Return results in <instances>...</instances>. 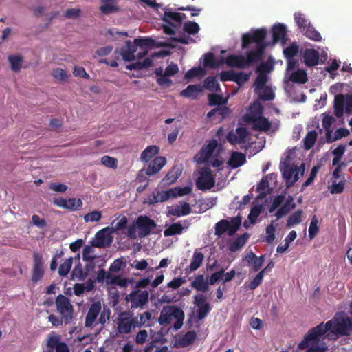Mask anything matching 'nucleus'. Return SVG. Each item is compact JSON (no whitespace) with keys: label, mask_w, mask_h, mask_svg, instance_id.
<instances>
[{"label":"nucleus","mask_w":352,"mask_h":352,"mask_svg":"<svg viewBox=\"0 0 352 352\" xmlns=\"http://www.w3.org/2000/svg\"><path fill=\"white\" fill-rule=\"evenodd\" d=\"M294 19L298 27L302 30H305L308 24L310 23L303 14L300 13H295Z\"/></svg>","instance_id":"nucleus-52"},{"label":"nucleus","mask_w":352,"mask_h":352,"mask_svg":"<svg viewBox=\"0 0 352 352\" xmlns=\"http://www.w3.org/2000/svg\"><path fill=\"white\" fill-rule=\"evenodd\" d=\"M201 91L202 88L200 85H189L181 91L180 96L185 98L197 99L198 94Z\"/></svg>","instance_id":"nucleus-26"},{"label":"nucleus","mask_w":352,"mask_h":352,"mask_svg":"<svg viewBox=\"0 0 352 352\" xmlns=\"http://www.w3.org/2000/svg\"><path fill=\"white\" fill-rule=\"evenodd\" d=\"M52 75L54 78L60 81H65L68 78V75L65 70L61 68H56L53 69Z\"/></svg>","instance_id":"nucleus-64"},{"label":"nucleus","mask_w":352,"mask_h":352,"mask_svg":"<svg viewBox=\"0 0 352 352\" xmlns=\"http://www.w3.org/2000/svg\"><path fill=\"white\" fill-rule=\"evenodd\" d=\"M250 235L248 233H244L241 236L236 238V239L229 246V250L234 252L240 250L242 247H243L247 243Z\"/></svg>","instance_id":"nucleus-30"},{"label":"nucleus","mask_w":352,"mask_h":352,"mask_svg":"<svg viewBox=\"0 0 352 352\" xmlns=\"http://www.w3.org/2000/svg\"><path fill=\"white\" fill-rule=\"evenodd\" d=\"M249 120L252 123V129L256 131H267L271 127L270 120L262 116L252 115Z\"/></svg>","instance_id":"nucleus-15"},{"label":"nucleus","mask_w":352,"mask_h":352,"mask_svg":"<svg viewBox=\"0 0 352 352\" xmlns=\"http://www.w3.org/2000/svg\"><path fill=\"white\" fill-rule=\"evenodd\" d=\"M112 233L109 226L99 230L96 234V241L93 243V245L97 248H104L109 245L112 242L111 236Z\"/></svg>","instance_id":"nucleus-14"},{"label":"nucleus","mask_w":352,"mask_h":352,"mask_svg":"<svg viewBox=\"0 0 352 352\" xmlns=\"http://www.w3.org/2000/svg\"><path fill=\"white\" fill-rule=\"evenodd\" d=\"M149 293L147 290L135 289L126 295L125 300L130 302L131 309H142L148 302Z\"/></svg>","instance_id":"nucleus-8"},{"label":"nucleus","mask_w":352,"mask_h":352,"mask_svg":"<svg viewBox=\"0 0 352 352\" xmlns=\"http://www.w3.org/2000/svg\"><path fill=\"white\" fill-rule=\"evenodd\" d=\"M33 262L34 263L32 274V281L34 283H36L43 278L44 274L42 256L38 253H34Z\"/></svg>","instance_id":"nucleus-13"},{"label":"nucleus","mask_w":352,"mask_h":352,"mask_svg":"<svg viewBox=\"0 0 352 352\" xmlns=\"http://www.w3.org/2000/svg\"><path fill=\"white\" fill-rule=\"evenodd\" d=\"M204 70L201 67H192L190 69L186 74L185 78L187 79L193 78L199 76H203Z\"/></svg>","instance_id":"nucleus-60"},{"label":"nucleus","mask_w":352,"mask_h":352,"mask_svg":"<svg viewBox=\"0 0 352 352\" xmlns=\"http://www.w3.org/2000/svg\"><path fill=\"white\" fill-rule=\"evenodd\" d=\"M136 317H138V324L137 328H140L142 327H148L150 326L149 322L151 318V313L149 311H145L142 314H139Z\"/></svg>","instance_id":"nucleus-43"},{"label":"nucleus","mask_w":352,"mask_h":352,"mask_svg":"<svg viewBox=\"0 0 352 352\" xmlns=\"http://www.w3.org/2000/svg\"><path fill=\"white\" fill-rule=\"evenodd\" d=\"M203 87L209 91H219L220 85L214 76H208L204 81Z\"/></svg>","instance_id":"nucleus-38"},{"label":"nucleus","mask_w":352,"mask_h":352,"mask_svg":"<svg viewBox=\"0 0 352 352\" xmlns=\"http://www.w3.org/2000/svg\"><path fill=\"white\" fill-rule=\"evenodd\" d=\"M231 113L230 108L226 106H218L217 107L212 109L207 113V117L211 118L215 115H218L221 120H223L228 117Z\"/></svg>","instance_id":"nucleus-29"},{"label":"nucleus","mask_w":352,"mask_h":352,"mask_svg":"<svg viewBox=\"0 0 352 352\" xmlns=\"http://www.w3.org/2000/svg\"><path fill=\"white\" fill-rule=\"evenodd\" d=\"M104 280H106L107 283H115L116 278L112 276L110 272H107L104 270L101 269L98 271L95 281L103 283Z\"/></svg>","instance_id":"nucleus-41"},{"label":"nucleus","mask_w":352,"mask_h":352,"mask_svg":"<svg viewBox=\"0 0 352 352\" xmlns=\"http://www.w3.org/2000/svg\"><path fill=\"white\" fill-rule=\"evenodd\" d=\"M318 134L315 130L307 133V135L303 140L304 147L306 150H309L314 146L316 141Z\"/></svg>","instance_id":"nucleus-40"},{"label":"nucleus","mask_w":352,"mask_h":352,"mask_svg":"<svg viewBox=\"0 0 352 352\" xmlns=\"http://www.w3.org/2000/svg\"><path fill=\"white\" fill-rule=\"evenodd\" d=\"M264 274L263 271H260L258 274L253 278V280L248 285V288L251 290L255 289L256 287H258L261 283H262V280L263 279Z\"/></svg>","instance_id":"nucleus-63"},{"label":"nucleus","mask_w":352,"mask_h":352,"mask_svg":"<svg viewBox=\"0 0 352 352\" xmlns=\"http://www.w3.org/2000/svg\"><path fill=\"white\" fill-rule=\"evenodd\" d=\"M166 164L165 157H156L151 163H149L146 168V174L151 176L157 173Z\"/></svg>","instance_id":"nucleus-17"},{"label":"nucleus","mask_w":352,"mask_h":352,"mask_svg":"<svg viewBox=\"0 0 352 352\" xmlns=\"http://www.w3.org/2000/svg\"><path fill=\"white\" fill-rule=\"evenodd\" d=\"M285 195L284 194L278 195L276 196L272 201V205L269 208V212L272 213L277 208H278L285 201Z\"/></svg>","instance_id":"nucleus-56"},{"label":"nucleus","mask_w":352,"mask_h":352,"mask_svg":"<svg viewBox=\"0 0 352 352\" xmlns=\"http://www.w3.org/2000/svg\"><path fill=\"white\" fill-rule=\"evenodd\" d=\"M296 207L294 203V199L291 195H289L285 204L277 210L275 215L277 219H280L288 214L291 210Z\"/></svg>","instance_id":"nucleus-25"},{"label":"nucleus","mask_w":352,"mask_h":352,"mask_svg":"<svg viewBox=\"0 0 352 352\" xmlns=\"http://www.w3.org/2000/svg\"><path fill=\"white\" fill-rule=\"evenodd\" d=\"M199 177L196 181V186L199 190L205 191L214 187L215 179L209 167L201 168L199 171Z\"/></svg>","instance_id":"nucleus-9"},{"label":"nucleus","mask_w":352,"mask_h":352,"mask_svg":"<svg viewBox=\"0 0 352 352\" xmlns=\"http://www.w3.org/2000/svg\"><path fill=\"white\" fill-rule=\"evenodd\" d=\"M153 59L151 57H148L145 58L143 61H137L134 63L135 64V70H142L144 69H146L152 66L153 65Z\"/></svg>","instance_id":"nucleus-62"},{"label":"nucleus","mask_w":352,"mask_h":352,"mask_svg":"<svg viewBox=\"0 0 352 352\" xmlns=\"http://www.w3.org/2000/svg\"><path fill=\"white\" fill-rule=\"evenodd\" d=\"M157 341L152 340L144 349V352H168V347L166 346H157Z\"/></svg>","instance_id":"nucleus-49"},{"label":"nucleus","mask_w":352,"mask_h":352,"mask_svg":"<svg viewBox=\"0 0 352 352\" xmlns=\"http://www.w3.org/2000/svg\"><path fill=\"white\" fill-rule=\"evenodd\" d=\"M8 59L12 71L18 72L21 70L23 63L22 56L19 55H10Z\"/></svg>","instance_id":"nucleus-35"},{"label":"nucleus","mask_w":352,"mask_h":352,"mask_svg":"<svg viewBox=\"0 0 352 352\" xmlns=\"http://www.w3.org/2000/svg\"><path fill=\"white\" fill-rule=\"evenodd\" d=\"M192 209L188 202H183L181 205H175L169 207L168 215L181 217L188 215L191 213Z\"/></svg>","instance_id":"nucleus-18"},{"label":"nucleus","mask_w":352,"mask_h":352,"mask_svg":"<svg viewBox=\"0 0 352 352\" xmlns=\"http://www.w3.org/2000/svg\"><path fill=\"white\" fill-rule=\"evenodd\" d=\"M185 18V14L166 10L164 12L163 20L173 26H180Z\"/></svg>","instance_id":"nucleus-19"},{"label":"nucleus","mask_w":352,"mask_h":352,"mask_svg":"<svg viewBox=\"0 0 352 352\" xmlns=\"http://www.w3.org/2000/svg\"><path fill=\"white\" fill-rule=\"evenodd\" d=\"M138 317H132L130 311L122 312L118 320V331L120 333L127 334L132 329L137 328Z\"/></svg>","instance_id":"nucleus-7"},{"label":"nucleus","mask_w":352,"mask_h":352,"mask_svg":"<svg viewBox=\"0 0 352 352\" xmlns=\"http://www.w3.org/2000/svg\"><path fill=\"white\" fill-rule=\"evenodd\" d=\"M265 230L267 236L263 241L267 242V243H272L275 239L276 231V228L273 224V221L269 226H267Z\"/></svg>","instance_id":"nucleus-53"},{"label":"nucleus","mask_w":352,"mask_h":352,"mask_svg":"<svg viewBox=\"0 0 352 352\" xmlns=\"http://www.w3.org/2000/svg\"><path fill=\"white\" fill-rule=\"evenodd\" d=\"M208 281H206L202 274L198 275L192 282L191 285L193 288L200 292H206L208 289Z\"/></svg>","instance_id":"nucleus-31"},{"label":"nucleus","mask_w":352,"mask_h":352,"mask_svg":"<svg viewBox=\"0 0 352 352\" xmlns=\"http://www.w3.org/2000/svg\"><path fill=\"white\" fill-rule=\"evenodd\" d=\"M208 104L210 106H220L228 102V99L224 98L222 96L216 94H210L208 96Z\"/></svg>","instance_id":"nucleus-39"},{"label":"nucleus","mask_w":352,"mask_h":352,"mask_svg":"<svg viewBox=\"0 0 352 352\" xmlns=\"http://www.w3.org/2000/svg\"><path fill=\"white\" fill-rule=\"evenodd\" d=\"M246 162V156L245 154L233 151L228 162V165L232 168H236L243 165Z\"/></svg>","instance_id":"nucleus-22"},{"label":"nucleus","mask_w":352,"mask_h":352,"mask_svg":"<svg viewBox=\"0 0 352 352\" xmlns=\"http://www.w3.org/2000/svg\"><path fill=\"white\" fill-rule=\"evenodd\" d=\"M352 330V320L344 311L338 312L333 318L311 329L305 337L304 340L300 343L302 348L309 340H317L327 332L329 331L328 336L332 338H337L340 336H348Z\"/></svg>","instance_id":"nucleus-2"},{"label":"nucleus","mask_w":352,"mask_h":352,"mask_svg":"<svg viewBox=\"0 0 352 352\" xmlns=\"http://www.w3.org/2000/svg\"><path fill=\"white\" fill-rule=\"evenodd\" d=\"M251 74V72L248 74L244 73L243 72L239 73L235 72L234 82H235L239 85H242L244 82H247L250 79Z\"/></svg>","instance_id":"nucleus-55"},{"label":"nucleus","mask_w":352,"mask_h":352,"mask_svg":"<svg viewBox=\"0 0 352 352\" xmlns=\"http://www.w3.org/2000/svg\"><path fill=\"white\" fill-rule=\"evenodd\" d=\"M182 174V170L175 167L170 170L164 179L162 180V183L164 185H170L175 183L177 179Z\"/></svg>","instance_id":"nucleus-28"},{"label":"nucleus","mask_w":352,"mask_h":352,"mask_svg":"<svg viewBox=\"0 0 352 352\" xmlns=\"http://www.w3.org/2000/svg\"><path fill=\"white\" fill-rule=\"evenodd\" d=\"M273 43L275 44L279 41L285 43L286 41L287 29L286 26L282 23L274 25L272 29Z\"/></svg>","instance_id":"nucleus-21"},{"label":"nucleus","mask_w":352,"mask_h":352,"mask_svg":"<svg viewBox=\"0 0 352 352\" xmlns=\"http://www.w3.org/2000/svg\"><path fill=\"white\" fill-rule=\"evenodd\" d=\"M334 113L335 116L340 118L343 116L344 111L351 113L352 111V95L339 94L334 98Z\"/></svg>","instance_id":"nucleus-6"},{"label":"nucleus","mask_w":352,"mask_h":352,"mask_svg":"<svg viewBox=\"0 0 352 352\" xmlns=\"http://www.w3.org/2000/svg\"><path fill=\"white\" fill-rule=\"evenodd\" d=\"M349 134V131L348 129L344 128H340L335 131L334 137L332 138L331 135V131H329L328 132H327V141L329 143H331L339 139L347 136Z\"/></svg>","instance_id":"nucleus-33"},{"label":"nucleus","mask_w":352,"mask_h":352,"mask_svg":"<svg viewBox=\"0 0 352 352\" xmlns=\"http://www.w3.org/2000/svg\"><path fill=\"white\" fill-rule=\"evenodd\" d=\"M134 44L141 48L152 47L155 45V41L151 38H138L134 40Z\"/></svg>","instance_id":"nucleus-46"},{"label":"nucleus","mask_w":352,"mask_h":352,"mask_svg":"<svg viewBox=\"0 0 352 352\" xmlns=\"http://www.w3.org/2000/svg\"><path fill=\"white\" fill-rule=\"evenodd\" d=\"M102 218V213L100 211L94 210L84 216L85 222H98Z\"/></svg>","instance_id":"nucleus-57"},{"label":"nucleus","mask_w":352,"mask_h":352,"mask_svg":"<svg viewBox=\"0 0 352 352\" xmlns=\"http://www.w3.org/2000/svg\"><path fill=\"white\" fill-rule=\"evenodd\" d=\"M267 34L265 28L256 29L252 32L244 34L242 37V48H250L252 43H255V48L246 52L245 56L228 55L225 59L226 64L231 68L246 69L261 61L267 46L265 42Z\"/></svg>","instance_id":"nucleus-1"},{"label":"nucleus","mask_w":352,"mask_h":352,"mask_svg":"<svg viewBox=\"0 0 352 352\" xmlns=\"http://www.w3.org/2000/svg\"><path fill=\"white\" fill-rule=\"evenodd\" d=\"M183 230L184 228L181 223H173L164 231V236L168 237L177 234H180L182 233Z\"/></svg>","instance_id":"nucleus-36"},{"label":"nucleus","mask_w":352,"mask_h":352,"mask_svg":"<svg viewBox=\"0 0 352 352\" xmlns=\"http://www.w3.org/2000/svg\"><path fill=\"white\" fill-rule=\"evenodd\" d=\"M298 49H299L298 45L296 43H292L289 46H288L285 49H284L283 53H284L285 57L286 58H294L298 54Z\"/></svg>","instance_id":"nucleus-50"},{"label":"nucleus","mask_w":352,"mask_h":352,"mask_svg":"<svg viewBox=\"0 0 352 352\" xmlns=\"http://www.w3.org/2000/svg\"><path fill=\"white\" fill-rule=\"evenodd\" d=\"M128 223V219L125 216H122L118 222H117L115 226L110 227L111 232H116L118 230H123L126 228V225Z\"/></svg>","instance_id":"nucleus-61"},{"label":"nucleus","mask_w":352,"mask_h":352,"mask_svg":"<svg viewBox=\"0 0 352 352\" xmlns=\"http://www.w3.org/2000/svg\"><path fill=\"white\" fill-rule=\"evenodd\" d=\"M160 152V147L155 145L147 146L141 153L140 160L144 162H148L155 155Z\"/></svg>","instance_id":"nucleus-27"},{"label":"nucleus","mask_w":352,"mask_h":352,"mask_svg":"<svg viewBox=\"0 0 352 352\" xmlns=\"http://www.w3.org/2000/svg\"><path fill=\"white\" fill-rule=\"evenodd\" d=\"M290 159H287L284 162H280V170L283 177L286 182L287 188L292 186L299 179L300 175H302L305 171V165L301 164L300 167L298 168L297 165L290 164Z\"/></svg>","instance_id":"nucleus-3"},{"label":"nucleus","mask_w":352,"mask_h":352,"mask_svg":"<svg viewBox=\"0 0 352 352\" xmlns=\"http://www.w3.org/2000/svg\"><path fill=\"white\" fill-rule=\"evenodd\" d=\"M302 210H298L291 214L287 219V227L291 228L296 224H298L302 221Z\"/></svg>","instance_id":"nucleus-44"},{"label":"nucleus","mask_w":352,"mask_h":352,"mask_svg":"<svg viewBox=\"0 0 352 352\" xmlns=\"http://www.w3.org/2000/svg\"><path fill=\"white\" fill-rule=\"evenodd\" d=\"M73 263V258L70 257L66 259L63 263L60 264L58 269V274L60 276L65 277L69 272Z\"/></svg>","instance_id":"nucleus-45"},{"label":"nucleus","mask_w":352,"mask_h":352,"mask_svg":"<svg viewBox=\"0 0 352 352\" xmlns=\"http://www.w3.org/2000/svg\"><path fill=\"white\" fill-rule=\"evenodd\" d=\"M136 226L140 238L150 235L151 231L157 227L154 220L147 216H140L136 219Z\"/></svg>","instance_id":"nucleus-10"},{"label":"nucleus","mask_w":352,"mask_h":352,"mask_svg":"<svg viewBox=\"0 0 352 352\" xmlns=\"http://www.w3.org/2000/svg\"><path fill=\"white\" fill-rule=\"evenodd\" d=\"M304 32V34L308 38L313 40L314 41H321L322 36L319 32H318L315 28L309 23L307 27L305 28V30H302Z\"/></svg>","instance_id":"nucleus-34"},{"label":"nucleus","mask_w":352,"mask_h":352,"mask_svg":"<svg viewBox=\"0 0 352 352\" xmlns=\"http://www.w3.org/2000/svg\"><path fill=\"white\" fill-rule=\"evenodd\" d=\"M58 313L64 319L65 324L72 322L74 316V307L69 299L63 294H59L55 300Z\"/></svg>","instance_id":"nucleus-5"},{"label":"nucleus","mask_w":352,"mask_h":352,"mask_svg":"<svg viewBox=\"0 0 352 352\" xmlns=\"http://www.w3.org/2000/svg\"><path fill=\"white\" fill-rule=\"evenodd\" d=\"M320 338V337H318L317 340L307 341L302 348L300 346V344L298 345V347L301 349L308 348L306 352H325L327 350V346L324 343L320 345L318 344Z\"/></svg>","instance_id":"nucleus-23"},{"label":"nucleus","mask_w":352,"mask_h":352,"mask_svg":"<svg viewBox=\"0 0 352 352\" xmlns=\"http://www.w3.org/2000/svg\"><path fill=\"white\" fill-rule=\"evenodd\" d=\"M302 58L307 66H316L319 62V52L315 49H306L302 54Z\"/></svg>","instance_id":"nucleus-20"},{"label":"nucleus","mask_w":352,"mask_h":352,"mask_svg":"<svg viewBox=\"0 0 352 352\" xmlns=\"http://www.w3.org/2000/svg\"><path fill=\"white\" fill-rule=\"evenodd\" d=\"M204 259V254L198 251V250H195L190 264L189 267L186 269V272H192L197 270L202 264Z\"/></svg>","instance_id":"nucleus-24"},{"label":"nucleus","mask_w":352,"mask_h":352,"mask_svg":"<svg viewBox=\"0 0 352 352\" xmlns=\"http://www.w3.org/2000/svg\"><path fill=\"white\" fill-rule=\"evenodd\" d=\"M111 317V310L107 307H104L103 309H101V312L100 313V317L98 319V323H100L102 325L105 324L107 320L110 319Z\"/></svg>","instance_id":"nucleus-58"},{"label":"nucleus","mask_w":352,"mask_h":352,"mask_svg":"<svg viewBox=\"0 0 352 352\" xmlns=\"http://www.w3.org/2000/svg\"><path fill=\"white\" fill-rule=\"evenodd\" d=\"M101 163L106 167L111 168H116L118 161L116 158L105 155L101 158Z\"/></svg>","instance_id":"nucleus-59"},{"label":"nucleus","mask_w":352,"mask_h":352,"mask_svg":"<svg viewBox=\"0 0 352 352\" xmlns=\"http://www.w3.org/2000/svg\"><path fill=\"white\" fill-rule=\"evenodd\" d=\"M102 303L98 300L92 302L89 307L88 311L85 316V327L91 328L99 323H98V318L100 317L101 312Z\"/></svg>","instance_id":"nucleus-11"},{"label":"nucleus","mask_w":352,"mask_h":352,"mask_svg":"<svg viewBox=\"0 0 352 352\" xmlns=\"http://www.w3.org/2000/svg\"><path fill=\"white\" fill-rule=\"evenodd\" d=\"M126 261L124 258H119L113 262L109 267L110 272H118L126 266Z\"/></svg>","instance_id":"nucleus-47"},{"label":"nucleus","mask_w":352,"mask_h":352,"mask_svg":"<svg viewBox=\"0 0 352 352\" xmlns=\"http://www.w3.org/2000/svg\"><path fill=\"white\" fill-rule=\"evenodd\" d=\"M196 337L197 334L194 331H189L179 339V345L182 347L188 346L193 343Z\"/></svg>","instance_id":"nucleus-37"},{"label":"nucleus","mask_w":352,"mask_h":352,"mask_svg":"<svg viewBox=\"0 0 352 352\" xmlns=\"http://www.w3.org/2000/svg\"><path fill=\"white\" fill-rule=\"evenodd\" d=\"M289 80L295 83L305 84L307 80V74L305 70L298 69L291 74Z\"/></svg>","instance_id":"nucleus-32"},{"label":"nucleus","mask_w":352,"mask_h":352,"mask_svg":"<svg viewBox=\"0 0 352 352\" xmlns=\"http://www.w3.org/2000/svg\"><path fill=\"white\" fill-rule=\"evenodd\" d=\"M183 29L188 34L195 35L198 33L200 28L197 23L188 21L184 23Z\"/></svg>","instance_id":"nucleus-48"},{"label":"nucleus","mask_w":352,"mask_h":352,"mask_svg":"<svg viewBox=\"0 0 352 352\" xmlns=\"http://www.w3.org/2000/svg\"><path fill=\"white\" fill-rule=\"evenodd\" d=\"M211 307L210 304H204L201 306H198V309L196 311L197 318L199 320L204 319L210 311Z\"/></svg>","instance_id":"nucleus-51"},{"label":"nucleus","mask_w":352,"mask_h":352,"mask_svg":"<svg viewBox=\"0 0 352 352\" xmlns=\"http://www.w3.org/2000/svg\"><path fill=\"white\" fill-rule=\"evenodd\" d=\"M217 146V142L216 140H212L206 145H204L200 152V157L197 160L199 164L206 163L210 158L211 155L214 153V150Z\"/></svg>","instance_id":"nucleus-16"},{"label":"nucleus","mask_w":352,"mask_h":352,"mask_svg":"<svg viewBox=\"0 0 352 352\" xmlns=\"http://www.w3.org/2000/svg\"><path fill=\"white\" fill-rule=\"evenodd\" d=\"M318 220L316 215H314L311 220L310 226L309 228V236L310 239H313L317 234L318 232Z\"/></svg>","instance_id":"nucleus-54"},{"label":"nucleus","mask_w":352,"mask_h":352,"mask_svg":"<svg viewBox=\"0 0 352 352\" xmlns=\"http://www.w3.org/2000/svg\"><path fill=\"white\" fill-rule=\"evenodd\" d=\"M53 203L54 205L69 211L79 210L82 208L83 204L80 199L76 198H56Z\"/></svg>","instance_id":"nucleus-12"},{"label":"nucleus","mask_w":352,"mask_h":352,"mask_svg":"<svg viewBox=\"0 0 352 352\" xmlns=\"http://www.w3.org/2000/svg\"><path fill=\"white\" fill-rule=\"evenodd\" d=\"M241 221L242 219L240 216L232 218L230 221L227 219H222L215 225V234L221 236L228 232L229 236H233L239 229Z\"/></svg>","instance_id":"nucleus-4"},{"label":"nucleus","mask_w":352,"mask_h":352,"mask_svg":"<svg viewBox=\"0 0 352 352\" xmlns=\"http://www.w3.org/2000/svg\"><path fill=\"white\" fill-rule=\"evenodd\" d=\"M222 61H217L214 54L208 52L204 54V65L205 67H210L211 68H217L221 64Z\"/></svg>","instance_id":"nucleus-42"}]
</instances>
